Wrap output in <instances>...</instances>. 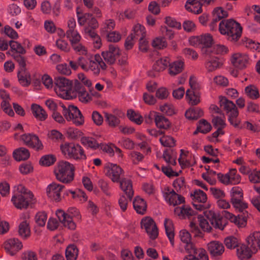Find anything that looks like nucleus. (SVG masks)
I'll use <instances>...</instances> for the list:
<instances>
[{"mask_svg":"<svg viewBox=\"0 0 260 260\" xmlns=\"http://www.w3.org/2000/svg\"><path fill=\"white\" fill-rule=\"evenodd\" d=\"M78 22L80 25L87 24L86 27H91V28H96L99 26V24L96 19L93 17L90 13H85L82 15H80L77 12Z\"/></svg>","mask_w":260,"mask_h":260,"instance_id":"a211bd4d","label":"nucleus"},{"mask_svg":"<svg viewBox=\"0 0 260 260\" xmlns=\"http://www.w3.org/2000/svg\"><path fill=\"white\" fill-rule=\"evenodd\" d=\"M47 218V214L44 211L37 213L35 216L36 222L40 226H44L45 225Z\"/></svg>","mask_w":260,"mask_h":260,"instance_id":"0e129e2a","label":"nucleus"},{"mask_svg":"<svg viewBox=\"0 0 260 260\" xmlns=\"http://www.w3.org/2000/svg\"><path fill=\"white\" fill-rule=\"evenodd\" d=\"M221 66L222 63L219 61V58L215 56L209 57L205 63V68L209 72L214 71L220 68Z\"/></svg>","mask_w":260,"mask_h":260,"instance_id":"72a5a7b5","label":"nucleus"},{"mask_svg":"<svg viewBox=\"0 0 260 260\" xmlns=\"http://www.w3.org/2000/svg\"><path fill=\"white\" fill-rule=\"evenodd\" d=\"M67 38L69 40L71 45L80 42L81 37L77 30H67L66 32Z\"/></svg>","mask_w":260,"mask_h":260,"instance_id":"603ef678","label":"nucleus"},{"mask_svg":"<svg viewBox=\"0 0 260 260\" xmlns=\"http://www.w3.org/2000/svg\"><path fill=\"white\" fill-rule=\"evenodd\" d=\"M106 175L114 182H119L123 170L116 164H108L106 166Z\"/></svg>","mask_w":260,"mask_h":260,"instance_id":"2eb2a0df","label":"nucleus"},{"mask_svg":"<svg viewBox=\"0 0 260 260\" xmlns=\"http://www.w3.org/2000/svg\"><path fill=\"white\" fill-rule=\"evenodd\" d=\"M169 74L171 76H175L180 73L184 68V62L179 60L174 61L172 63H169Z\"/></svg>","mask_w":260,"mask_h":260,"instance_id":"4c0bfd02","label":"nucleus"},{"mask_svg":"<svg viewBox=\"0 0 260 260\" xmlns=\"http://www.w3.org/2000/svg\"><path fill=\"white\" fill-rule=\"evenodd\" d=\"M134 33L133 36H135V39L144 38L146 37V30L144 26L140 24H137L134 26L133 28Z\"/></svg>","mask_w":260,"mask_h":260,"instance_id":"864d4df0","label":"nucleus"},{"mask_svg":"<svg viewBox=\"0 0 260 260\" xmlns=\"http://www.w3.org/2000/svg\"><path fill=\"white\" fill-rule=\"evenodd\" d=\"M249 57L245 54L237 53L234 54L231 58L233 64L237 68L242 70L245 68L248 64Z\"/></svg>","mask_w":260,"mask_h":260,"instance_id":"aec40b11","label":"nucleus"},{"mask_svg":"<svg viewBox=\"0 0 260 260\" xmlns=\"http://www.w3.org/2000/svg\"><path fill=\"white\" fill-rule=\"evenodd\" d=\"M164 225L167 236L168 237L171 245L174 246V233L172 221L169 219L166 218L164 221Z\"/></svg>","mask_w":260,"mask_h":260,"instance_id":"e433bc0d","label":"nucleus"},{"mask_svg":"<svg viewBox=\"0 0 260 260\" xmlns=\"http://www.w3.org/2000/svg\"><path fill=\"white\" fill-rule=\"evenodd\" d=\"M133 206L137 213L144 214L146 211L147 205L146 202L139 197H136L133 201Z\"/></svg>","mask_w":260,"mask_h":260,"instance_id":"f704fd0d","label":"nucleus"},{"mask_svg":"<svg viewBox=\"0 0 260 260\" xmlns=\"http://www.w3.org/2000/svg\"><path fill=\"white\" fill-rule=\"evenodd\" d=\"M186 99L189 104L193 106L197 105L200 102V96L198 92L191 89L186 91Z\"/></svg>","mask_w":260,"mask_h":260,"instance_id":"c9c22d12","label":"nucleus"},{"mask_svg":"<svg viewBox=\"0 0 260 260\" xmlns=\"http://www.w3.org/2000/svg\"><path fill=\"white\" fill-rule=\"evenodd\" d=\"M35 199L31 191L26 188L23 185L19 184L14 191L11 201L15 207L19 209H26L31 202H34Z\"/></svg>","mask_w":260,"mask_h":260,"instance_id":"f257e3e1","label":"nucleus"},{"mask_svg":"<svg viewBox=\"0 0 260 260\" xmlns=\"http://www.w3.org/2000/svg\"><path fill=\"white\" fill-rule=\"evenodd\" d=\"M60 149L67 158L76 160H84L86 158L84 149L78 144L66 142L60 145Z\"/></svg>","mask_w":260,"mask_h":260,"instance_id":"39448f33","label":"nucleus"},{"mask_svg":"<svg viewBox=\"0 0 260 260\" xmlns=\"http://www.w3.org/2000/svg\"><path fill=\"white\" fill-rule=\"evenodd\" d=\"M246 95L250 99L256 100L259 97L258 89L254 85H250L245 88Z\"/></svg>","mask_w":260,"mask_h":260,"instance_id":"09e8293b","label":"nucleus"},{"mask_svg":"<svg viewBox=\"0 0 260 260\" xmlns=\"http://www.w3.org/2000/svg\"><path fill=\"white\" fill-rule=\"evenodd\" d=\"M206 217L210 221L211 224L216 229L223 230L226 225L225 221L222 217L213 210H209L204 212Z\"/></svg>","mask_w":260,"mask_h":260,"instance_id":"4468645a","label":"nucleus"},{"mask_svg":"<svg viewBox=\"0 0 260 260\" xmlns=\"http://www.w3.org/2000/svg\"><path fill=\"white\" fill-rule=\"evenodd\" d=\"M14 158L18 161L26 160L30 156L28 150L23 147H21L15 150L13 153Z\"/></svg>","mask_w":260,"mask_h":260,"instance_id":"ea45409f","label":"nucleus"},{"mask_svg":"<svg viewBox=\"0 0 260 260\" xmlns=\"http://www.w3.org/2000/svg\"><path fill=\"white\" fill-rule=\"evenodd\" d=\"M74 90L76 97L78 96L79 101L83 103H87L92 100V96L86 90L85 87L78 81H76L74 86Z\"/></svg>","mask_w":260,"mask_h":260,"instance_id":"dca6fc26","label":"nucleus"},{"mask_svg":"<svg viewBox=\"0 0 260 260\" xmlns=\"http://www.w3.org/2000/svg\"><path fill=\"white\" fill-rule=\"evenodd\" d=\"M183 260H209V258L206 251L203 248H199L196 254L185 256Z\"/></svg>","mask_w":260,"mask_h":260,"instance_id":"a18cd8bd","label":"nucleus"},{"mask_svg":"<svg viewBox=\"0 0 260 260\" xmlns=\"http://www.w3.org/2000/svg\"><path fill=\"white\" fill-rule=\"evenodd\" d=\"M56 161V157L51 154L43 156L40 160V164L44 166L52 165Z\"/></svg>","mask_w":260,"mask_h":260,"instance_id":"4d7b16f0","label":"nucleus"},{"mask_svg":"<svg viewBox=\"0 0 260 260\" xmlns=\"http://www.w3.org/2000/svg\"><path fill=\"white\" fill-rule=\"evenodd\" d=\"M190 196L192 200L194 208L199 211H203L206 208H209V205H204L207 201L206 193L200 189H194L190 193Z\"/></svg>","mask_w":260,"mask_h":260,"instance_id":"1a4fd4ad","label":"nucleus"},{"mask_svg":"<svg viewBox=\"0 0 260 260\" xmlns=\"http://www.w3.org/2000/svg\"><path fill=\"white\" fill-rule=\"evenodd\" d=\"M170 63V59L165 57L155 61L153 66V70L157 72L163 71Z\"/></svg>","mask_w":260,"mask_h":260,"instance_id":"c03bdc74","label":"nucleus"},{"mask_svg":"<svg viewBox=\"0 0 260 260\" xmlns=\"http://www.w3.org/2000/svg\"><path fill=\"white\" fill-rule=\"evenodd\" d=\"M161 191L165 201L171 205L176 206L185 202L183 197L177 194L169 186H165Z\"/></svg>","mask_w":260,"mask_h":260,"instance_id":"9d476101","label":"nucleus"},{"mask_svg":"<svg viewBox=\"0 0 260 260\" xmlns=\"http://www.w3.org/2000/svg\"><path fill=\"white\" fill-rule=\"evenodd\" d=\"M79 63L82 70L91 72L96 76L99 75L101 69L105 70L107 69L106 64L99 54H95L94 56H88L86 59L82 56L79 57Z\"/></svg>","mask_w":260,"mask_h":260,"instance_id":"f03ea898","label":"nucleus"},{"mask_svg":"<svg viewBox=\"0 0 260 260\" xmlns=\"http://www.w3.org/2000/svg\"><path fill=\"white\" fill-rule=\"evenodd\" d=\"M208 246L211 256L215 258H218L224 251V247L223 244L219 241H211L208 244Z\"/></svg>","mask_w":260,"mask_h":260,"instance_id":"412c9836","label":"nucleus"},{"mask_svg":"<svg viewBox=\"0 0 260 260\" xmlns=\"http://www.w3.org/2000/svg\"><path fill=\"white\" fill-rule=\"evenodd\" d=\"M244 44L245 46L252 51H259L260 49V44L258 42H255V41L249 39H246V40L244 42Z\"/></svg>","mask_w":260,"mask_h":260,"instance_id":"e2e57ef3","label":"nucleus"},{"mask_svg":"<svg viewBox=\"0 0 260 260\" xmlns=\"http://www.w3.org/2000/svg\"><path fill=\"white\" fill-rule=\"evenodd\" d=\"M178 161L181 167L185 168L192 166L195 163L194 157L188 151L180 150V154Z\"/></svg>","mask_w":260,"mask_h":260,"instance_id":"4be33fe9","label":"nucleus"},{"mask_svg":"<svg viewBox=\"0 0 260 260\" xmlns=\"http://www.w3.org/2000/svg\"><path fill=\"white\" fill-rule=\"evenodd\" d=\"M252 249L244 244L239 245L237 248V255L241 260H246L250 258L253 254Z\"/></svg>","mask_w":260,"mask_h":260,"instance_id":"bb28decb","label":"nucleus"},{"mask_svg":"<svg viewBox=\"0 0 260 260\" xmlns=\"http://www.w3.org/2000/svg\"><path fill=\"white\" fill-rule=\"evenodd\" d=\"M75 168L72 164L67 161H59L54 169L56 179L63 183L71 182L74 178Z\"/></svg>","mask_w":260,"mask_h":260,"instance_id":"20e7f679","label":"nucleus"},{"mask_svg":"<svg viewBox=\"0 0 260 260\" xmlns=\"http://www.w3.org/2000/svg\"><path fill=\"white\" fill-rule=\"evenodd\" d=\"M220 106L225 112L230 124L235 127H238L240 121L238 119L239 111L236 105L224 96L219 97Z\"/></svg>","mask_w":260,"mask_h":260,"instance_id":"0eeeda50","label":"nucleus"},{"mask_svg":"<svg viewBox=\"0 0 260 260\" xmlns=\"http://www.w3.org/2000/svg\"><path fill=\"white\" fill-rule=\"evenodd\" d=\"M127 116L130 120L138 125L141 124L143 121L142 116L132 109L127 110Z\"/></svg>","mask_w":260,"mask_h":260,"instance_id":"3c124183","label":"nucleus"},{"mask_svg":"<svg viewBox=\"0 0 260 260\" xmlns=\"http://www.w3.org/2000/svg\"><path fill=\"white\" fill-rule=\"evenodd\" d=\"M67 137L72 140H76L79 138L82 133L80 130L74 127H69L67 129Z\"/></svg>","mask_w":260,"mask_h":260,"instance_id":"6e6d98bb","label":"nucleus"},{"mask_svg":"<svg viewBox=\"0 0 260 260\" xmlns=\"http://www.w3.org/2000/svg\"><path fill=\"white\" fill-rule=\"evenodd\" d=\"M119 182H120L121 189L127 195L129 201H131L134 196V190L133 189L132 181L128 179L123 178Z\"/></svg>","mask_w":260,"mask_h":260,"instance_id":"cd10ccee","label":"nucleus"},{"mask_svg":"<svg viewBox=\"0 0 260 260\" xmlns=\"http://www.w3.org/2000/svg\"><path fill=\"white\" fill-rule=\"evenodd\" d=\"M198 126V130L200 131V133L203 134H207L209 133L212 128L210 123L205 119L200 120Z\"/></svg>","mask_w":260,"mask_h":260,"instance_id":"bf43d9fd","label":"nucleus"},{"mask_svg":"<svg viewBox=\"0 0 260 260\" xmlns=\"http://www.w3.org/2000/svg\"><path fill=\"white\" fill-rule=\"evenodd\" d=\"M31 109L33 115L37 119L40 121H44L47 118L48 115L46 112L40 105L33 104L31 105Z\"/></svg>","mask_w":260,"mask_h":260,"instance_id":"c756f323","label":"nucleus"},{"mask_svg":"<svg viewBox=\"0 0 260 260\" xmlns=\"http://www.w3.org/2000/svg\"><path fill=\"white\" fill-rule=\"evenodd\" d=\"M120 54L121 51L117 45L110 44L108 50L103 51L101 55L105 62L109 64H113Z\"/></svg>","mask_w":260,"mask_h":260,"instance_id":"9b49d317","label":"nucleus"},{"mask_svg":"<svg viewBox=\"0 0 260 260\" xmlns=\"http://www.w3.org/2000/svg\"><path fill=\"white\" fill-rule=\"evenodd\" d=\"M224 243L228 249L237 248L239 245L238 240L234 236L227 237L224 239Z\"/></svg>","mask_w":260,"mask_h":260,"instance_id":"5fc2aeb1","label":"nucleus"},{"mask_svg":"<svg viewBox=\"0 0 260 260\" xmlns=\"http://www.w3.org/2000/svg\"><path fill=\"white\" fill-rule=\"evenodd\" d=\"M161 144L164 147H173L176 145L174 139L169 136H164L159 139Z\"/></svg>","mask_w":260,"mask_h":260,"instance_id":"13d9d810","label":"nucleus"},{"mask_svg":"<svg viewBox=\"0 0 260 260\" xmlns=\"http://www.w3.org/2000/svg\"><path fill=\"white\" fill-rule=\"evenodd\" d=\"M62 114L68 121L72 122L76 126H81L84 123V117L77 106L69 105L66 107L62 105Z\"/></svg>","mask_w":260,"mask_h":260,"instance_id":"6e6552de","label":"nucleus"},{"mask_svg":"<svg viewBox=\"0 0 260 260\" xmlns=\"http://www.w3.org/2000/svg\"><path fill=\"white\" fill-rule=\"evenodd\" d=\"M21 140L25 145L36 150H42L43 148L42 142L39 137L35 135L24 134L21 136Z\"/></svg>","mask_w":260,"mask_h":260,"instance_id":"f3484780","label":"nucleus"},{"mask_svg":"<svg viewBox=\"0 0 260 260\" xmlns=\"http://www.w3.org/2000/svg\"><path fill=\"white\" fill-rule=\"evenodd\" d=\"M201 45L202 46V51L203 53V50L207 49H211V46L212 44L213 39L211 35L209 34L200 36Z\"/></svg>","mask_w":260,"mask_h":260,"instance_id":"de8ad7c7","label":"nucleus"},{"mask_svg":"<svg viewBox=\"0 0 260 260\" xmlns=\"http://www.w3.org/2000/svg\"><path fill=\"white\" fill-rule=\"evenodd\" d=\"M19 83L24 87H27L31 83L30 75L25 69H21L17 73Z\"/></svg>","mask_w":260,"mask_h":260,"instance_id":"7c9ffc66","label":"nucleus"},{"mask_svg":"<svg viewBox=\"0 0 260 260\" xmlns=\"http://www.w3.org/2000/svg\"><path fill=\"white\" fill-rule=\"evenodd\" d=\"M104 115L105 122L109 127L115 128L119 126L120 123V120L118 117L107 112H105Z\"/></svg>","mask_w":260,"mask_h":260,"instance_id":"37998d69","label":"nucleus"},{"mask_svg":"<svg viewBox=\"0 0 260 260\" xmlns=\"http://www.w3.org/2000/svg\"><path fill=\"white\" fill-rule=\"evenodd\" d=\"M22 247L21 242L17 238L10 239L4 243V248L6 252L12 256L21 249Z\"/></svg>","mask_w":260,"mask_h":260,"instance_id":"6ab92c4d","label":"nucleus"},{"mask_svg":"<svg viewBox=\"0 0 260 260\" xmlns=\"http://www.w3.org/2000/svg\"><path fill=\"white\" fill-rule=\"evenodd\" d=\"M174 213L180 218H190L196 214V212L188 206L177 207L174 209Z\"/></svg>","mask_w":260,"mask_h":260,"instance_id":"b1692460","label":"nucleus"},{"mask_svg":"<svg viewBox=\"0 0 260 260\" xmlns=\"http://www.w3.org/2000/svg\"><path fill=\"white\" fill-rule=\"evenodd\" d=\"M173 151L166 149L164 151L163 158L169 165L175 166L176 164V159L172 156Z\"/></svg>","mask_w":260,"mask_h":260,"instance_id":"680f3d73","label":"nucleus"},{"mask_svg":"<svg viewBox=\"0 0 260 260\" xmlns=\"http://www.w3.org/2000/svg\"><path fill=\"white\" fill-rule=\"evenodd\" d=\"M152 45L155 48L161 49L167 47V43L164 38L157 37L153 40Z\"/></svg>","mask_w":260,"mask_h":260,"instance_id":"052dcab7","label":"nucleus"},{"mask_svg":"<svg viewBox=\"0 0 260 260\" xmlns=\"http://www.w3.org/2000/svg\"><path fill=\"white\" fill-rule=\"evenodd\" d=\"M154 118L156 125L160 128L167 129L170 126V122L167 118L164 116L156 112L151 113L148 116V118L151 120L152 117Z\"/></svg>","mask_w":260,"mask_h":260,"instance_id":"393cba45","label":"nucleus"},{"mask_svg":"<svg viewBox=\"0 0 260 260\" xmlns=\"http://www.w3.org/2000/svg\"><path fill=\"white\" fill-rule=\"evenodd\" d=\"M219 30L221 34L226 36L228 40L236 42L241 36L242 28L233 19L222 20L219 23Z\"/></svg>","mask_w":260,"mask_h":260,"instance_id":"7ed1b4c3","label":"nucleus"},{"mask_svg":"<svg viewBox=\"0 0 260 260\" xmlns=\"http://www.w3.org/2000/svg\"><path fill=\"white\" fill-rule=\"evenodd\" d=\"M2 32H4L9 38L13 39H16L18 38V33L9 25H6L2 30Z\"/></svg>","mask_w":260,"mask_h":260,"instance_id":"774afa93","label":"nucleus"},{"mask_svg":"<svg viewBox=\"0 0 260 260\" xmlns=\"http://www.w3.org/2000/svg\"><path fill=\"white\" fill-rule=\"evenodd\" d=\"M81 142L83 146L92 150H96L102 146V143L99 142L96 139L93 137H82Z\"/></svg>","mask_w":260,"mask_h":260,"instance_id":"c85d7f7f","label":"nucleus"},{"mask_svg":"<svg viewBox=\"0 0 260 260\" xmlns=\"http://www.w3.org/2000/svg\"><path fill=\"white\" fill-rule=\"evenodd\" d=\"M19 235L23 238L26 239L30 236V231L29 223L26 220L22 221L18 227Z\"/></svg>","mask_w":260,"mask_h":260,"instance_id":"79ce46f5","label":"nucleus"},{"mask_svg":"<svg viewBox=\"0 0 260 260\" xmlns=\"http://www.w3.org/2000/svg\"><path fill=\"white\" fill-rule=\"evenodd\" d=\"M202 5L198 0H187L185 5V9L189 12L199 14L202 12Z\"/></svg>","mask_w":260,"mask_h":260,"instance_id":"2f4dec72","label":"nucleus"},{"mask_svg":"<svg viewBox=\"0 0 260 260\" xmlns=\"http://www.w3.org/2000/svg\"><path fill=\"white\" fill-rule=\"evenodd\" d=\"M55 85L54 90L59 96L66 100L76 98L71 81L63 77H57L55 78Z\"/></svg>","mask_w":260,"mask_h":260,"instance_id":"423d86ee","label":"nucleus"},{"mask_svg":"<svg viewBox=\"0 0 260 260\" xmlns=\"http://www.w3.org/2000/svg\"><path fill=\"white\" fill-rule=\"evenodd\" d=\"M243 199L242 189L239 186L233 187L231 190V202Z\"/></svg>","mask_w":260,"mask_h":260,"instance_id":"8fccbe9b","label":"nucleus"},{"mask_svg":"<svg viewBox=\"0 0 260 260\" xmlns=\"http://www.w3.org/2000/svg\"><path fill=\"white\" fill-rule=\"evenodd\" d=\"M71 45L74 50L78 54L82 55H87L88 51L86 47L80 43V42Z\"/></svg>","mask_w":260,"mask_h":260,"instance_id":"69168bd1","label":"nucleus"},{"mask_svg":"<svg viewBox=\"0 0 260 260\" xmlns=\"http://www.w3.org/2000/svg\"><path fill=\"white\" fill-rule=\"evenodd\" d=\"M65 254L67 260H76L79 249L75 244H70L66 248Z\"/></svg>","mask_w":260,"mask_h":260,"instance_id":"58836bf2","label":"nucleus"},{"mask_svg":"<svg viewBox=\"0 0 260 260\" xmlns=\"http://www.w3.org/2000/svg\"><path fill=\"white\" fill-rule=\"evenodd\" d=\"M244 216L238 215L237 216H235L232 213L224 211V216L226 219L230 220L232 222H234L237 225H240L243 224L246 222V216H247L248 213H243Z\"/></svg>","mask_w":260,"mask_h":260,"instance_id":"473e14b6","label":"nucleus"},{"mask_svg":"<svg viewBox=\"0 0 260 260\" xmlns=\"http://www.w3.org/2000/svg\"><path fill=\"white\" fill-rule=\"evenodd\" d=\"M64 186L56 182H52L48 185L46 188L47 196L51 200L56 202H59L61 198V192Z\"/></svg>","mask_w":260,"mask_h":260,"instance_id":"ddd939ff","label":"nucleus"},{"mask_svg":"<svg viewBox=\"0 0 260 260\" xmlns=\"http://www.w3.org/2000/svg\"><path fill=\"white\" fill-rule=\"evenodd\" d=\"M9 44L11 48V51L13 53L25 54L26 52L24 47L17 41L11 40L9 42Z\"/></svg>","mask_w":260,"mask_h":260,"instance_id":"49530a36","label":"nucleus"},{"mask_svg":"<svg viewBox=\"0 0 260 260\" xmlns=\"http://www.w3.org/2000/svg\"><path fill=\"white\" fill-rule=\"evenodd\" d=\"M229 52L228 48L223 45L216 44L211 49L203 50V54L210 56L212 54H225Z\"/></svg>","mask_w":260,"mask_h":260,"instance_id":"a878e982","label":"nucleus"},{"mask_svg":"<svg viewBox=\"0 0 260 260\" xmlns=\"http://www.w3.org/2000/svg\"><path fill=\"white\" fill-rule=\"evenodd\" d=\"M204 114L203 111L200 108H191L187 110L185 115L186 118L190 120H197Z\"/></svg>","mask_w":260,"mask_h":260,"instance_id":"a19ab883","label":"nucleus"},{"mask_svg":"<svg viewBox=\"0 0 260 260\" xmlns=\"http://www.w3.org/2000/svg\"><path fill=\"white\" fill-rule=\"evenodd\" d=\"M183 247L186 253L188 254V255H194L199 251V249H197L194 245L190 242L184 244Z\"/></svg>","mask_w":260,"mask_h":260,"instance_id":"338daca9","label":"nucleus"},{"mask_svg":"<svg viewBox=\"0 0 260 260\" xmlns=\"http://www.w3.org/2000/svg\"><path fill=\"white\" fill-rule=\"evenodd\" d=\"M247 245L255 253L260 247V232H255L251 234L247 238Z\"/></svg>","mask_w":260,"mask_h":260,"instance_id":"5701e85b","label":"nucleus"},{"mask_svg":"<svg viewBox=\"0 0 260 260\" xmlns=\"http://www.w3.org/2000/svg\"><path fill=\"white\" fill-rule=\"evenodd\" d=\"M141 226L144 228L149 238L155 239L158 235V231L155 222L152 218L147 217L143 218L141 222Z\"/></svg>","mask_w":260,"mask_h":260,"instance_id":"f8f14e48","label":"nucleus"}]
</instances>
